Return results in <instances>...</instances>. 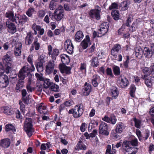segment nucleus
<instances>
[{"instance_id":"obj_1","label":"nucleus","mask_w":154,"mask_h":154,"mask_svg":"<svg viewBox=\"0 0 154 154\" xmlns=\"http://www.w3.org/2000/svg\"><path fill=\"white\" fill-rule=\"evenodd\" d=\"M83 105L82 103H78L73 108L69 109L68 113L72 114L74 118H78L81 117L84 112Z\"/></svg>"},{"instance_id":"obj_2","label":"nucleus","mask_w":154,"mask_h":154,"mask_svg":"<svg viewBox=\"0 0 154 154\" xmlns=\"http://www.w3.org/2000/svg\"><path fill=\"white\" fill-rule=\"evenodd\" d=\"M33 56L32 55H29L28 57L27 60L31 65V66L29 65L24 66L20 70H22V71L26 73L27 76H29V79L32 78V74L31 72L35 70L34 66L33 64L32 61Z\"/></svg>"},{"instance_id":"obj_3","label":"nucleus","mask_w":154,"mask_h":154,"mask_svg":"<svg viewBox=\"0 0 154 154\" xmlns=\"http://www.w3.org/2000/svg\"><path fill=\"white\" fill-rule=\"evenodd\" d=\"M2 61L6 73H9L10 71H11L12 68L13 67L12 64V60L10 56L6 54L4 55L2 59Z\"/></svg>"},{"instance_id":"obj_4","label":"nucleus","mask_w":154,"mask_h":154,"mask_svg":"<svg viewBox=\"0 0 154 154\" xmlns=\"http://www.w3.org/2000/svg\"><path fill=\"white\" fill-rule=\"evenodd\" d=\"M18 76L19 78V79L16 84L15 90L17 92H19L20 89L23 87L24 80L26 76L29 77V76H27L26 73L22 72V70H20Z\"/></svg>"},{"instance_id":"obj_5","label":"nucleus","mask_w":154,"mask_h":154,"mask_svg":"<svg viewBox=\"0 0 154 154\" xmlns=\"http://www.w3.org/2000/svg\"><path fill=\"white\" fill-rule=\"evenodd\" d=\"M32 122L31 118H26L24 124V129L29 137L32 135L33 133L34 132L32 128Z\"/></svg>"},{"instance_id":"obj_6","label":"nucleus","mask_w":154,"mask_h":154,"mask_svg":"<svg viewBox=\"0 0 154 154\" xmlns=\"http://www.w3.org/2000/svg\"><path fill=\"white\" fill-rule=\"evenodd\" d=\"M143 79H144L149 76L151 78H154V64H151L149 67H144L142 70Z\"/></svg>"},{"instance_id":"obj_7","label":"nucleus","mask_w":154,"mask_h":154,"mask_svg":"<svg viewBox=\"0 0 154 154\" xmlns=\"http://www.w3.org/2000/svg\"><path fill=\"white\" fill-rule=\"evenodd\" d=\"M15 22L18 24H20L23 26L29 20V18L25 14L20 15L15 14Z\"/></svg>"},{"instance_id":"obj_8","label":"nucleus","mask_w":154,"mask_h":154,"mask_svg":"<svg viewBox=\"0 0 154 154\" xmlns=\"http://www.w3.org/2000/svg\"><path fill=\"white\" fill-rule=\"evenodd\" d=\"M108 124L104 122H102L99 125V133L108 136L109 134V132L108 131Z\"/></svg>"},{"instance_id":"obj_9","label":"nucleus","mask_w":154,"mask_h":154,"mask_svg":"<svg viewBox=\"0 0 154 154\" xmlns=\"http://www.w3.org/2000/svg\"><path fill=\"white\" fill-rule=\"evenodd\" d=\"M64 48L67 53L72 54L73 52L74 46L70 40L68 39L64 42Z\"/></svg>"},{"instance_id":"obj_10","label":"nucleus","mask_w":154,"mask_h":154,"mask_svg":"<svg viewBox=\"0 0 154 154\" xmlns=\"http://www.w3.org/2000/svg\"><path fill=\"white\" fill-rule=\"evenodd\" d=\"M117 82L119 86L122 88L126 87L129 84L128 80L124 76L121 75L118 77Z\"/></svg>"},{"instance_id":"obj_11","label":"nucleus","mask_w":154,"mask_h":154,"mask_svg":"<svg viewBox=\"0 0 154 154\" xmlns=\"http://www.w3.org/2000/svg\"><path fill=\"white\" fill-rule=\"evenodd\" d=\"M102 119L107 123L112 125H115L117 121L116 116L113 113L111 114L109 117H108L107 116H105L103 118H102Z\"/></svg>"},{"instance_id":"obj_12","label":"nucleus","mask_w":154,"mask_h":154,"mask_svg":"<svg viewBox=\"0 0 154 154\" xmlns=\"http://www.w3.org/2000/svg\"><path fill=\"white\" fill-rule=\"evenodd\" d=\"M91 42L88 35L85 36V38L80 43V45L83 49H86L88 47L91 45Z\"/></svg>"},{"instance_id":"obj_13","label":"nucleus","mask_w":154,"mask_h":154,"mask_svg":"<svg viewBox=\"0 0 154 154\" xmlns=\"http://www.w3.org/2000/svg\"><path fill=\"white\" fill-rule=\"evenodd\" d=\"M122 147L123 149L127 152H129L131 150L135 149H138L137 147H131L129 140H124L122 144Z\"/></svg>"},{"instance_id":"obj_14","label":"nucleus","mask_w":154,"mask_h":154,"mask_svg":"<svg viewBox=\"0 0 154 154\" xmlns=\"http://www.w3.org/2000/svg\"><path fill=\"white\" fill-rule=\"evenodd\" d=\"M6 26L8 28V31L9 33L14 34L17 31L16 27L14 23L7 21Z\"/></svg>"},{"instance_id":"obj_15","label":"nucleus","mask_w":154,"mask_h":154,"mask_svg":"<svg viewBox=\"0 0 154 154\" xmlns=\"http://www.w3.org/2000/svg\"><path fill=\"white\" fill-rule=\"evenodd\" d=\"M101 81V79L99 76L96 74L94 75L91 79V83L94 87L96 88L98 86Z\"/></svg>"},{"instance_id":"obj_16","label":"nucleus","mask_w":154,"mask_h":154,"mask_svg":"<svg viewBox=\"0 0 154 154\" xmlns=\"http://www.w3.org/2000/svg\"><path fill=\"white\" fill-rule=\"evenodd\" d=\"M26 34V35L25 38V44L26 45H29L32 43L34 38L31 31L27 32Z\"/></svg>"},{"instance_id":"obj_17","label":"nucleus","mask_w":154,"mask_h":154,"mask_svg":"<svg viewBox=\"0 0 154 154\" xmlns=\"http://www.w3.org/2000/svg\"><path fill=\"white\" fill-rule=\"evenodd\" d=\"M59 68L62 73H65L66 74H70L71 73V70L72 67L70 66H67L65 65L60 64L59 65Z\"/></svg>"},{"instance_id":"obj_18","label":"nucleus","mask_w":154,"mask_h":154,"mask_svg":"<svg viewBox=\"0 0 154 154\" xmlns=\"http://www.w3.org/2000/svg\"><path fill=\"white\" fill-rule=\"evenodd\" d=\"M31 45V46L29 49V51L31 52L33 51L34 49L36 51H38L39 49L40 44L38 42V39L36 37L34 39L33 42Z\"/></svg>"},{"instance_id":"obj_19","label":"nucleus","mask_w":154,"mask_h":154,"mask_svg":"<svg viewBox=\"0 0 154 154\" xmlns=\"http://www.w3.org/2000/svg\"><path fill=\"white\" fill-rule=\"evenodd\" d=\"M9 83L8 77L6 75L0 77V85L2 88L6 87Z\"/></svg>"},{"instance_id":"obj_20","label":"nucleus","mask_w":154,"mask_h":154,"mask_svg":"<svg viewBox=\"0 0 154 154\" xmlns=\"http://www.w3.org/2000/svg\"><path fill=\"white\" fill-rule=\"evenodd\" d=\"M122 49L121 45L119 44H115L111 50V54L114 57H116L118 53L121 51Z\"/></svg>"},{"instance_id":"obj_21","label":"nucleus","mask_w":154,"mask_h":154,"mask_svg":"<svg viewBox=\"0 0 154 154\" xmlns=\"http://www.w3.org/2000/svg\"><path fill=\"white\" fill-rule=\"evenodd\" d=\"M94 11L93 9H91L88 12L90 17L93 19L99 20L101 19L100 13Z\"/></svg>"},{"instance_id":"obj_22","label":"nucleus","mask_w":154,"mask_h":154,"mask_svg":"<svg viewBox=\"0 0 154 154\" xmlns=\"http://www.w3.org/2000/svg\"><path fill=\"white\" fill-rule=\"evenodd\" d=\"M54 60H50L46 66V72L48 74L52 73L54 70Z\"/></svg>"},{"instance_id":"obj_23","label":"nucleus","mask_w":154,"mask_h":154,"mask_svg":"<svg viewBox=\"0 0 154 154\" xmlns=\"http://www.w3.org/2000/svg\"><path fill=\"white\" fill-rule=\"evenodd\" d=\"M126 126L123 122H119L116 125L115 130L118 133L121 134L124 131Z\"/></svg>"},{"instance_id":"obj_24","label":"nucleus","mask_w":154,"mask_h":154,"mask_svg":"<svg viewBox=\"0 0 154 154\" xmlns=\"http://www.w3.org/2000/svg\"><path fill=\"white\" fill-rule=\"evenodd\" d=\"M11 144L10 140L8 138H4L0 140V146L5 149L8 148Z\"/></svg>"},{"instance_id":"obj_25","label":"nucleus","mask_w":154,"mask_h":154,"mask_svg":"<svg viewBox=\"0 0 154 154\" xmlns=\"http://www.w3.org/2000/svg\"><path fill=\"white\" fill-rule=\"evenodd\" d=\"M92 89L91 85L86 82L84 84V87L83 89V95L85 96L88 95L91 92Z\"/></svg>"},{"instance_id":"obj_26","label":"nucleus","mask_w":154,"mask_h":154,"mask_svg":"<svg viewBox=\"0 0 154 154\" xmlns=\"http://www.w3.org/2000/svg\"><path fill=\"white\" fill-rule=\"evenodd\" d=\"M82 139L81 137H80L79 140L75 147V149L77 151L80 150H85L87 149L86 146L83 143L82 141L80 140Z\"/></svg>"},{"instance_id":"obj_27","label":"nucleus","mask_w":154,"mask_h":154,"mask_svg":"<svg viewBox=\"0 0 154 154\" xmlns=\"http://www.w3.org/2000/svg\"><path fill=\"white\" fill-rule=\"evenodd\" d=\"M121 134L118 133L114 130H112L110 134V138L116 140H118L121 138Z\"/></svg>"},{"instance_id":"obj_28","label":"nucleus","mask_w":154,"mask_h":154,"mask_svg":"<svg viewBox=\"0 0 154 154\" xmlns=\"http://www.w3.org/2000/svg\"><path fill=\"white\" fill-rule=\"evenodd\" d=\"M95 44L93 43L90 48H88L85 51V52L87 53L88 57H91L93 55L95 51Z\"/></svg>"},{"instance_id":"obj_29","label":"nucleus","mask_w":154,"mask_h":154,"mask_svg":"<svg viewBox=\"0 0 154 154\" xmlns=\"http://www.w3.org/2000/svg\"><path fill=\"white\" fill-rule=\"evenodd\" d=\"M84 35L83 32L81 30L77 31L75 35V41L76 42H80L83 39Z\"/></svg>"},{"instance_id":"obj_30","label":"nucleus","mask_w":154,"mask_h":154,"mask_svg":"<svg viewBox=\"0 0 154 154\" xmlns=\"http://www.w3.org/2000/svg\"><path fill=\"white\" fill-rule=\"evenodd\" d=\"M38 111L40 113H43L46 115L47 113L45 112V110H46V106L44 105V103H41L38 105L36 107Z\"/></svg>"},{"instance_id":"obj_31","label":"nucleus","mask_w":154,"mask_h":154,"mask_svg":"<svg viewBox=\"0 0 154 154\" xmlns=\"http://www.w3.org/2000/svg\"><path fill=\"white\" fill-rule=\"evenodd\" d=\"M143 53L145 57L148 58L151 57L153 54L152 51L148 47L144 48Z\"/></svg>"},{"instance_id":"obj_32","label":"nucleus","mask_w":154,"mask_h":154,"mask_svg":"<svg viewBox=\"0 0 154 154\" xmlns=\"http://www.w3.org/2000/svg\"><path fill=\"white\" fill-rule=\"evenodd\" d=\"M90 65L94 68H96L99 65L98 58L96 57H93L90 61Z\"/></svg>"},{"instance_id":"obj_33","label":"nucleus","mask_w":154,"mask_h":154,"mask_svg":"<svg viewBox=\"0 0 154 154\" xmlns=\"http://www.w3.org/2000/svg\"><path fill=\"white\" fill-rule=\"evenodd\" d=\"M5 17L6 18H9L12 22H15L16 19L15 14L14 16V12L13 11H10L6 13Z\"/></svg>"},{"instance_id":"obj_34","label":"nucleus","mask_w":154,"mask_h":154,"mask_svg":"<svg viewBox=\"0 0 154 154\" xmlns=\"http://www.w3.org/2000/svg\"><path fill=\"white\" fill-rule=\"evenodd\" d=\"M60 57L63 64H68L70 61L69 57L65 54H62L60 55Z\"/></svg>"},{"instance_id":"obj_35","label":"nucleus","mask_w":154,"mask_h":154,"mask_svg":"<svg viewBox=\"0 0 154 154\" xmlns=\"http://www.w3.org/2000/svg\"><path fill=\"white\" fill-rule=\"evenodd\" d=\"M110 91L112 98L114 99H116L119 94V91L117 88L115 86H112Z\"/></svg>"},{"instance_id":"obj_36","label":"nucleus","mask_w":154,"mask_h":154,"mask_svg":"<svg viewBox=\"0 0 154 154\" xmlns=\"http://www.w3.org/2000/svg\"><path fill=\"white\" fill-rule=\"evenodd\" d=\"M130 4L129 1H123L120 4V7H121V10L125 11L127 10Z\"/></svg>"},{"instance_id":"obj_37","label":"nucleus","mask_w":154,"mask_h":154,"mask_svg":"<svg viewBox=\"0 0 154 154\" xmlns=\"http://www.w3.org/2000/svg\"><path fill=\"white\" fill-rule=\"evenodd\" d=\"M63 12L61 11L58 10L54 11V17L58 21L60 20L63 16Z\"/></svg>"},{"instance_id":"obj_38","label":"nucleus","mask_w":154,"mask_h":154,"mask_svg":"<svg viewBox=\"0 0 154 154\" xmlns=\"http://www.w3.org/2000/svg\"><path fill=\"white\" fill-rule=\"evenodd\" d=\"M138 22L139 21L137 19L135 20L133 22L132 25L131 26H130V27H129V31L132 32L136 31L137 28Z\"/></svg>"},{"instance_id":"obj_39","label":"nucleus","mask_w":154,"mask_h":154,"mask_svg":"<svg viewBox=\"0 0 154 154\" xmlns=\"http://www.w3.org/2000/svg\"><path fill=\"white\" fill-rule=\"evenodd\" d=\"M108 29L106 28H100L98 29L97 31L98 35L97 37H101L104 35L108 32Z\"/></svg>"},{"instance_id":"obj_40","label":"nucleus","mask_w":154,"mask_h":154,"mask_svg":"<svg viewBox=\"0 0 154 154\" xmlns=\"http://www.w3.org/2000/svg\"><path fill=\"white\" fill-rule=\"evenodd\" d=\"M111 14L113 18L115 20H118L119 19L120 14L119 11L117 10H113Z\"/></svg>"},{"instance_id":"obj_41","label":"nucleus","mask_w":154,"mask_h":154,"mask_svg":"<svg viewBox=\"0 0 154 154\" xmlns=\"http://www.w3.org/2000/svg\"><path fill=\"white\" fill-rule=\"evenodd\" d=\"M5 130L6 132H8L11 131L13 132L16 131V129L15 127L11 124H8L5 126Z\"/></svg>"},{"instance_id":"obj_42","label":"nucleus","mask_w":154,"mask_h":154,"mask_svg":"<svg viewBox=\"0 0 154 154\" xmlns=\"http://www.w3.org/2000/svg\"><path fill=\"white\" fill-rule=\"evenodd\" d=\"M116 150L112 148L111 149V146L108 145L106 147V150L105 154H116Z\"/></svg>"},{"instance_id":"obj_43","label":"nucleus","mask_w":154,"mask_h":154,"mask_svg":"<svg viewBox=\"0 0 154 154\" xmlns=\"http://www.w3.org/2000/svg\"><path fill=\"white\" fill-rule=\"evenodd\" d=\"M143 54V51L141 48L136 49L135 54L136 57L138 58L141 59L142 57Z\"/></svg>"},{"instance_id":"obj_44","label":"nucleus","mask_w":154,"mask_h":154,"mask_svg":"<svg viewBox=\"0 0 154 154\" xmlns=\"http://www.w3.org/2000/svg\"><path fill=\"white\" fill-rule=\"evenodd\" d=\"M50 90L51 91H53L55 92H58L60 91L59 86L52 83L50 86Z\"/></svg>"},{"instance_id":"obj_45","label":"nucleus","mask_w":154,"mask_h":154,"mask_svg":"<svg viewBox=\"0 0 154 154\" xmlns=\"http://www.w3.org/2000/svg\"><path fill=\"white\" fill-rule=\"evenodd\" d=\"M45 60L44 58L43 57H39L38 60H37L35 63V66L42 65L43 66V63H45Z\"/></svg>"},{"instance_id":"obj_46","label":"nucleus","mask_w":154,"mask_h":154,"mask_svg":"<svg viewBox=\"0 0 154 154\" xmlns=\"http://www.w3.org/2000/svg\"><path fill=\"white\" fill-rule=\"evenodd\" d=\"M136 88L135 85L134 84H131L130 88L129 94L130 96L132 97H134V94L135 93Z\"/></svg>"},{"instance_id":"obj_47","label":"nucleus","mask_w":154,"mask_h":154,"mask_svg":"<svg viewBox=\"0 0 154 154\" xmlns=\"http://www.w3.org/2000/svg\"><path fill=\"white\" fill-rule=\"evenodd\" d=\"M150 135V131L149 130H146L145 132L141 136L142 140H140L142 141L143 140H146L149 137Z\"/></svg>"},{"instance_id":"obj_48","label":"nucleus","mask_w":154,"mask_h":154,"mask_svg":"<svg viewBox=\"0 0 154 154\" xmlns=\"http://www.w3.org/2000/svg\"><path fill=\"white\" fill-rule=\"evenodd\" d=\"M133 120L134 122V126L137 128L140 129L141 128V121L136 117H134L133 119Z\"/></svg>"},{"instance_id":"obj_49","label":"nucleus","mask_w":154,"mask_h":154,"mask_svg":"<svg viewBox=\"0 0 154 154\" xmlns=\"http://www.w3.org/2000/svg\"><path fill=\"white\" fill-rule=\"evenodd\" d=\"M112 69L113 73L116 76L120 75L121 72L119 66H114L113 67Z\"/></svg>"},{"instance_id":"obj_50","label":"nucleus","mask_w":154,"mask_h":154,"mask_svg":"<svg viewBox=\"0 0 154 154\" xmlns=\"http://www.w3.org/2000/svg\"><path fill=\"white\" fill-rule=\"evenodd\" d=\"M133 20V16L131 14H129L128 17L126 20L125 23L126 26L128 27H130V24L131 23Z\"/></svg>"},{"instance_id":"obj_51","label":"nucleus","mask_w":154,"mask_h":154,"mask_svg":"<svg viewBox=\"0 0 154 154\" xmlns=\"http://www.w3.org/2000/svg\"><path fill=\"white\" fill-rule=\"evenodd\" d=\"M42 81L44 82L43 85L45 88H48L49 86H51L52 83L50 82V80L48 79L44 78V80Z\"/></svg>"},{"instance_id":"obj_52","label":"nucleus","mask_w":154,"mask_h":154,"mask_svg":"<svg viewBox=\"0 0 154 154\" xmlns=\"http://www.w3.org/2000/svg\"><path fill=\"white\" fill-rule=\"evenodd\" d=\"M3 112L5 114L9 115H11L13 114V112L11 109L8 106H5L4 107Z\"/></svg>"},{"instance_id":"obj_53","label":"nucleus","mask_w":154,"mask_h":154,"mask_svg":"<svg viewBox=\"0 0 154 154\" xmlns=\"http://www.w3.org/2000/svg\"><path fill=\"white\" fill-rule=\"evenodd\" d=\"M59 54V50L57 48L54 49L53 50V53L51 54L52 59L55 60L56 59V57Z\"/></svg>"},{"instance_id":"obj_54","label":"nucleus","mask_w":154,"mask_h":154,"mask_svg":"<svg viewBox=\"0 0 154 154\" xmlns=\"http://www.w3.org/2000/svg\"><path fill=\"white\" fill-rule=\"evenodd\" d=\"M129 141L131 146H132L135 147L139 145L138 140L137 138H134L131 140H129Z\"/></svg>"},{"instance_id":"obj_55","label":"nucleus","mask_w":154,"mask_h":154,"mask_svg":"<svg viewBox=\"0 0 154 154\" xmlns=\"http://www.w3.org/2000/svg\"><path fill=\"white\" fill-rule=\"evenodd\" d=\"M125 60L123 62V65L125 69H128V64L129 62L130 57L128 55L125 56Z\"/></svg>"},{"instance_id":"obj_56","label":"nucleus","mask_w":154,"mask_h":154,"mask_svg":"<svg viewBox=\"0 0 154 154\" xmlns=\"http://www.w3.org/2000/svg\"><path fill=\"white\" fill-rule=\"evenodd\" d=\"M19 104L20 105V110L21 112L24 115L25 111V105L23 104L22 102L21 101H19Z\"/></svg>"},{"instance_id":"obj_57","label":"nucleus","mask_w":154,"mask_h":154,"mask_svg":"<svg viewBox=\"0 0 154 154\" xmlns=\"http://www.w3.org/2000/svg\"><path fill=\"white\" fill-rule=\"evenodd\" d=\"M106 74L108 76H109L111 77H114V75L112 73V70L110 68H107L105 71Z\"/></svg>"},{"instance_id":"obj_58","label":"nucleus","mask_w":154,"mask_h":154,"mask_svg":"<svg viewBox=\"0 0 154 154\" xmlns=\"http://www.w3.org/2000/svg\"><path fill=\"white\" fill-rule=\"evenodd\" d=\"M34 9L32 8H30L28 9L26 12V14L29 17H31L32 15V13L34 11Z\"/></svg>"},{"instance_id":"obj_59","label":"nucleus","mask_w":154,"mask_h":154,"mask_svg":"<svg viewBox=\"0 0 154 154\" xmlns=\"http://www.w3.org/2000/svg\"><path fill=\"white\" fill-rule=\"evenodd\" d=\"M16 118L17 119H22L23 116L21 115L19 109H16L15 111Z\"/></svg>"},{"instance_id":"obj_60","label":"nucleus","mask_w":154,"mask_h":154,"mask_svg":"<svg viewBox=\"0 0 154 154\" xmlns=\"http://www.w3.org/2000/svg\"><path fill=\"white\" fill-rule=\"evenodd\" d=\"M145 83L147 87L149 88H151L152 85V81L151 79H149L146 78H145Z\"/></svg>"},{"instance_id":"obj_61","label":"nucleus","mask_w":154,"mask_h":154,"mask_svg":"<svg viewBox=\"0 0 154 154\" xmlns=\"http://www.w3.org/2000/svg\"><path fill=\"white\" fill-rule=\"evenodd\" d=\"M118 4L116 2H113L109 6V10H111L114 9H118Z\"/></svg>"},{"instance_id":"obj_62","label":"nucleus","mask_w":154,"mask_h":154,"mask_svg":"<svg viewBox=\"0 0 154 154\" xmlns=\"http://www.w3.org/2000/svg\"><path fill=\"white\" fill-rule=\"evenodd\" d=\"M35 76L38 81H43L44 80V78L42 77V74H39L37 73H35Z\"/></svg>"},{"instance_id":"obj_63","label":"nucleus","mask_w":154,"mask_h":154,"mask_svg":"<svg viewBox=\"0 0 154 154\" xmlns=\"http://www.w3.org/2000/svg\"><path fill=\"white\" fill-rule=\"evenodd\" d=\"M5 71V67L2 65V63H0V77L4 75L3 74Z\"/></svg>"},{"instance_id":"obj_64","label":"nucleus","mask_w":154,"mask_h":154,"mask_svg":"<svg viewBox=\"0 0 154 154\" xmlns=\"http://www.w3.org/2000/svg\"><path fill=\"white\" fill-rule=\"evenodd\" d=\"M56 3L52 0L50 2L49 4V8L51 10H54L56 7Z\"/></svg>"}]
</instances>
